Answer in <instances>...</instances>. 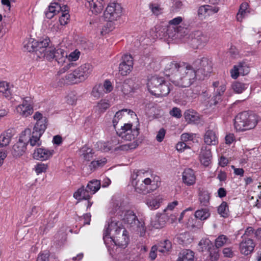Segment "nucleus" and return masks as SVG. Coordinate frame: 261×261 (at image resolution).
Instances as JSON below:
<instances>
[{"label": "nucleus", "instance_id": "obj_1", "mask_svg": "<svg viewBox=\"0 0 261 261\" xmlns=\"http://www.w3.org/2000/svg\"><path fill=\"white\" fill-rule=\"evenodd\" d=\"M172 73L170 81L176 86L189 87L197 80L198 74L192 65L187 63L172 61L166 67Z\"/></svg>", "mask_w": 261, "mask_h": 261}, {"label": "nucleus", "instance_id": "obj_2", "mask_svg": "<svg viewBox=\"0 0 261 261\" xmlns=\"http://www.w3.org/2000/svg\"><path fill=\"white\" fill-rule=\"evenodd\" d=\"M119 222L115 218L110 219L108 222V226H105L103 230V240L107 246L110 241L119 246L127 245L129 241L128 233L125 229L121 227Z\"/></svg>", "mask_w": 261, "mask_h": 261}, {"label": "nucleus", "instance_id": "obj_3", "mask_svg": "<svg viewBox=\"0 0 261 261\" xmlns=\"http://www.w3.org/2000/svg\"><path fill=\"white\" fill-rule=\"evenodd\" d=\"M143 173L141 170L134 171L132 174V185L135 188L136 192L146 194L156 190L159 185L154 180H151L149 178H146L144 179L139 177Z\"/></svg>", "mask_w": 261, "mask_h": 261}, {"label": "nucleus", "instance_id": "obj_4", "mask_svg": "<svg viewBox=\"0 0 261 261\" xmlns=\"http://www.w3.org/2000/svg\"><path fill=\"white\" fill-rule=\"evenodd\" d=\"M257 123V116L255 114L244 111L236 117L234 125L237 131L244 132L254 128Z\"/></svg>", "mask_w": 261, "mask_h": 261}, {"label": "nucleus", "instance_id": "obj_5", "mask_svg": "<svg viewBox=\"0 0 261 261\" xmlns=\"http://www.w3.org/2000/svg\"><path fill=\"white\" fill-rule=\"evenodd\" d=\"M33 118L36 120V122L33 127L32 136L30 137L29 141L31 146H40L41 144L40 138L47 128V119L45 117H43L42 114L39 112H36Z\"/></svg>", "mask_w": 261, "mask_h": 261}, {"label": "nucleus", "instance_id": "obj_6", "mask_svg": "<svg viewBox=\"0 0 261 261\" xmlns=\"http://www.w3.org/2000/svg\"><path fill=\"white\" fill-rule=\"evenodd\" d=\"M169 83L165 80L163 77L153 76L147 83V87L149 92L156 97L167 96L170 91Z\"/></svg>", "mask_w": 261, "mask_h": 261}, {"label": "nucleus", "instance_id": "obj_7", "mask_svg": "<svg viewBox=\"0 0 261 261\" xmlns=\"http://www.w3.org/2000/svg\"><path fill=\"white\" fill-rule=\"evenodd\" d=\"M60 12H62V15L59 17L60 23L62 25H66L68 23L70 17L67 5L61 6L57 2L51 3L48 7L47 10L45 12V14L47 18L50 19Z\"/></svg>", "mask_w": 261, "mask_h": 261}, {"label": "nucleus", "instance_id": "obj_8", "mask_svg": "<svg viewBox=\"0 0 261 261\" xmlns=\"http://www.w3.org/2000/svg\"><path fill=\"white\" fill-rule=\"evenodd\" d=\"M92 69V66L89 63L81 65L72 73L66 75V83L75 84L84 81L91 73Z\"/></svg>", "mask_w": 261, "mask_h": 261}, {"label": "nucleus", "instance_id": "obj_9", "mask_svg": "<svg viewBox=\"0 0 261 261\" xmlns=\"http://www.w3.org/2000/svg\"><path fill=\"white\" fill-rule=\"evenodd\" d=\"M122 15V8L118 3H110L107 7L103 13V17L106 21L112 22L116 21Z\"/></svg>", "mask_w": 261, "mask_h": 261}, {"label": "nucleus", "instance_id": "obj_10", "mask_svg": "<svg viewBox=\"0 0 261 261\" xmlns=\"http://www.w3.org/2000/svg\"><path fill=\"white\" fill-rule=\"evenodd\" d=\"M196 69L198 74H200L203 77L207 76L212 71V63L206 57L198 59L192 65Z\"/></svg>", "mask_w": 261, "mask_h": 261}, {"label": "nucleus", "instance_id": "obj_11", "mask_svg": "<svg viewBox=\"0 0 261 261\" xmlns=\"http://www.w3.org/2000/svg\"><path fill=\"white\" fill-rule=\"evenodd\" d=\"M131 123H125L121 126V129L117 131V134L126 141H132L136 138L139 134V128L132 129Z\"/></svg>", "mask_w": 261, "mask_h": 261}, {"label": "nucleus", "instance_id": "obj_12", "mask_svg": "<svg viewBox=\"0 0 261 261\" xmlns=\"http://www.w3.org/2000/svg\"><path fill=\"white\" fill-rule=\"evenodd\" d=\"M210 37L206 32L196 31L191 34V44L194 48H202L208 42Z\"/></svg>", "mask_w": 261, "mask_h": 261}, {"label": "nucleus", "instance_id": "obj_13", "mask_svg": "<svg viewBox=\"0 0 261 261\" xmlns=\"http://www.w3.org/2000/svg\"><path fill=\"white\" fill-rule=\"evenodd\" d=\"M121 62L119 66V71L123 75H127L133 68V58L130 55H124L122 57Z\"/></svg>", "mask_w": 261, "mask_h": 261}, {"label": "nucleus", "instance_id": "obj_14", "mask_svg": "<svg viewBox=\"0 0 261 261\" xmlns=\"http://www.w3.org/2000/svg\"><path fill=\"white\" fill-rule=\"evenodd\" d=\"M122 214L124 215L123 216L121 215V218L124 223L127 224L128 227L135 228L136 227H138L140 224V221L132 211H126L123 212Z\"/></svg>", "mask_w": 261, "mask_h": 261}, {"label": "nucleus", "instance_id": "obj_15", "mask_svg": "<svg viewBox=\"0 0 261 261\" xmlns=\"http://www.w3.org/2000/svg\"><path fill=\"white\" fill-rule=\"evenodd\" d=\"M255 244L251 238L242 239L239 244V250L242 254L248 255L253 252Z\"/></svg>", "mask_w": 261, "mask_h": 261}, {"label": "nucleus", "instance_id": "obj_16", "mask_svg": "<svg viewBox=\"0 0 261 261\" xmlns=\"http://www.w3.org/2000/svg\"><path fill=\"white\" fill-rule=\"evenodd\" d=\"M54 153V150H49L44 148H38L34 150L33 156V158L36 160L45 161L51 157Z\"/></svg>", "mask_w": 261, "mask_h": 261}, {"label": "nucleus", "instance_id": "obj_17", "mask_svg": "<svg viewBox=\"0 0 261 261\" xmlns=\"http://www.w3.org/2000/svg\"><path fill=\"white\" fill-rule=\"evenodd\" d=\"M103 0H86L85 5L93 14L97 15L103 10Z\"/></svg>", "mask_w": 261, "mask_h": 261}, {"label": "nucleus", "instance_id": "obj_18", "mask_svg": "<svg viewBox=\"0 0 261 261\" xmlns=\"http://www.w3.org/2000/svg\"><path fill=\"white\" fill-rule=\"evenodd\" d=\"M183 182L187 186L193 185L196 182V176L194 171L191 168H186L182 173Z\"/></svg>", "mask_w": 261, "mask_h": 261}, {"label": "nucleus", "instance_id": "obj_19", "mask_svg": "<svg viewBox=\"0 0 261 261\" xmlns=\"http://www.w3.org/2000/svg\"><path fill=\"white\" fill-rule=\"evenodd\" d=\"M226 90L225 85H221L216 91H214V95L210 101V106H217L222 101V97Z\"/></svg>", "mask_w": 261, "mask_h": 261}, {"label": "nucleus", "instance_id": "obj_20", "mask_svg": "<svg viewBox=\"0 0 261 261\" xmlns=\"http://www.w3.org/2000/svg\"><path fill=\"white\" fill-rule=\"evenodd\" d=\"M27 149V144L21 139L13 146L12 153L14 157H19L23 155Z\"/></svg>", "mask_w": 261, "mask_h": 261}, {"label": "nucleus", "instance_id": "obj_21", "mask_svg": "<svg viewBox=\"0 0 261 261\" xmlns=\"http://www.w3.org/2000/svg\"><path fill=\"white\" fill-rule=\"evenodd\" d=\"M204 142L207 145H216L218 144V138L216 133L211 129L206 131L204 137Z\"/></svg>", "mask_w": 261, "mask_h": 261}, {"label": "nucleus", "instance_id": "obj_22", "mask_svg": "<svg viewBox=\"0 0 261 261\" xmlns=\"http://www.w3.org/2000/svg\"><path fill=\"white\" fill-rule=\"evenodd\" d=\"M212 158L211 149L207 146H202L200 154L201 163L205 166H208Z\"/></svg>", "mask_w": 261, "mask_h": 261}, {"label": "nucleus", "instance_id": "obj_23", "mask_svg": "<svg viewBox=\"0 0 261 261\" xmlns=\"http://www.w3.org/2000/svg\"><path fill=\"white\" fill-rule=\"evenodd\" d=\"M73 196L78 201L82 200H89L91 197V195L87 190V189L84 186L78 189L73 193Z\"/></svg>", "mask_w": 261, "mask_h": 261}, {"label": "nucleus", "instance_id": "obj_24", "mask_svg": "<svg viewBox=\"0 0 261 261\" xmlns=\"http://www.w3.org/2000/svg\"><path fill=\"white\" fill-rule=\"evenodd\" d=\"M199 201L201 205L207 206L210 204V194L204 188H199L198 190Z\"/></svg>", "mask_w": 261, "mask_h": 261}, {"label": "nucleus", "instance_id": "obj_25", "mask_svg": "<svg viewBox=\"0 0 261 261\" xmlns=\"http://www.w3.org/2000/svg\"><path fill=\"white\" fill-rule=\"evenodd\" d=\"M55 60L59 64L63 65L67 60V53L63 49L58 48L54 50Z\"/></svg>", "mask_w": 261, "mask_h": 261}, {"label": "nucleus", "instance_id": "obj_26", "mask_svg": "<svg viewBox=\"0 0 261 261\" xmlns=\"http://www.w3.org/2000/svg\"><path fill=\"white\" fill-rule=\"evenodd\" d=\"M49 42L50 39L48 37H46L44 39L39 41L35 40L36 54L37 56H39L37 52L42 54L47 49L46 48L49 45Z\"/></svg>", "mask_w": 261, "mask_h": 261}, {"label": "nucleus", "instance_id": "obj_27", "mask_svg": "<svg viewBox=\"0 0 261 261\" xmlns=\"http://www.w3.org/2000/svg\"><path fill=\"white\" fill-rule=\"evenodd\" d=\"M246 64L244 62H240L238 65L233 66V68L230 70L231 76L233 79H236L241 74H244V67Z\"/></svg>", "mask_w": 261, "mask_h": 261}, {"label": "nucleus", "instance_id": "obj_28", "mask_svg": "<svg viewBox=\"0 0 261 261\" xmlns=\"http://www.w3.org/2000/svg\"><path fill=\"white\" fill-rule=\"evenodd\" d=\"M194 253L189 249L183 250L179 253L177 261H194Z\"/></svg>", "mask_w": 261, "mask_h": 261}, {"label": "nucleus", "instance_id": "obj_29", "mask_svg": "<svg viewBox=\"0 0 261 261\" xmlns=\"http://www.w3.org/2000/svg\"><path fill=\"white\" fill-rule=\"evenodd\" d=\"M33 106L19 105L16 108V111L22 117H27L33 113Z\"/></svg>", "mask_w": 261, "mask_h": 261}, {"label": "nucleus", "instance_id": "obj_30", "mask_svg": "<svg viewBox=\"0 0 261 261\" xmlns=\"http://www.w3.org/2000/svg\"><path fill=\"white\" fill-rule=\"evenodd\" d=\"M100 188V181L96 179L90 181L86 186V188L91 195L95 194Z\"/></svg>", "mask_w": 261, "mask_h": 261}, {"label": "nucleus", "instance_id": "obj_31", "mask_svg": "<svg viewBox=\"0 0 261 261\" xmlns=\"http://www.w3.org/2000/svg\"><path fill=\"white\" fill-rule=\"evenodd\" d=\"M12 130L8 129L0 136V148L6 146L10 143L12 137Z\"/></svg>", "mask_w": 261, "mask_h": 261}, {"label": "nucleus", "instance_id": "obj_32", "mask_svg": "<svg viewBox=\"0 0 261 261\" xmlns=\"http://www.w3.org/2000/svg\"><path fill=\"white\" fill-rule=\"evenodd\" d=\"M192 239L190 237V234L188 232H185L179 234L176 238V242L183 246H186L190 244Z\"/></svg>", "mask_w": 261, "mask_h": 261}, {"label": "nucleus", "instance_id": "obj_33", "mask_svg": "<svg viewBox=\"0 0 261 261\" xmlns=\"http://www.w3.org/2000/svg\"><path fill=\"white\" fill-rule=\"evenodd\" d=\"M185 117L188 122H195L199 119L198 114L193 110H188L185 113Z\"/></svg>", "mask_w": 261, "mask_h": 261}, {"label": "nucleus", "instance_id": "obj_34", "mask_svg": "<svg viewBox=\"0 0 261 261\" xmlns=\"http://www.w3.org/2000/svg\"><path fill=\"white\" fill-rule=\"evenodd\" d=\"M156 34L155 35L156 37L162 38L163 37L168 36L169 37L171 36L170 35V28L168 29L167 27H161L160 26H156L155 28Z\"/></svg>", "mask_w": 261, "mask_h": 261}, {"label": "nucleus", "instance_id": "obj_35", "mask_svg": "<svg viewBox=\"0 0 261 261\" xmlns=\"http://www.w3.org/2000/svg\"><path fill=\"white\" fill-rule=\"evenodd\" d=\"M210 216L207 208H202L197 210L195 213V218L200 220H205Z\"/></svg>", "mask_w": 261, "mask_h": 261}, {"label": "nucleus", "instance_id": "obj_36", "mask_svg": "<svg viewBox=\"0 0 261 261\" xmlns=\"http://www.w3.org/2000/svg\"><path fill=\"white\" fill-rule=\"evenodd\" d=\"M231 87L236 93L239 94L245 91L247 88L248 85L240 82H234L232 83Z\"/></svg>", "mask_w": 261, "mask_h": 261}, {"label": "nucleus", "instance_id": "obj_37", "mask_svg": "<svg viewBox=\"0 0 261 261\" xmlns=\"http://www.w3.org/2000/svg\"><path fill=\"white\" fill-rule=\"evenodd\" d=\"M218 213L223 218H227L229 216L228 205L226 202L223 201L218 207Z\"/></svg>", "mask_w": 261, "mask_h": 261}, {"label": "nucleus", "instance_id": "obj_38", "mask_svg": "<svg viewBox=\"0 0 261 261\" xmlns=\"http://www.w3.org/2000/svg\"><path fill=\"white\" fill-rule=\"evenodd\" d=\"M81 151L82 153V155L85 160L89 161L92 158L94 153L93 150L87 145L83 146L81 148Z\"/></svg>", "mask_w": 261, "mask_h": 261}, {"label": "nucleus", "instance_id": "obj_39", "mask_svg": "<svg viewBox=\"0 0 261 261\" xmlns=\"http://www.w3.org/2000/svg\"><path fill=\"white\" fill-rule=\"evenodd\" d=\"M198 245L200 247L199 250L202 252L205 251L210 252L211 247L213 246L211 241L208 239L201 240Z\"/></svg>", "mask_w": 261, "mask_h": 261}, {"label": "nucleus", "instance_id": "obj_40", "mask_svg": "<svg viewBox=\"0 0 261 261\" xmlns=\"http://www.w3.org/2000/svg\"><path fill=\"white\" fill-rule=\"evenodd\" d=\"M171 242L166 240L159 245V251L162 253H167L171 249Z\"/></svg>", "mask_w": 261, "mask_h": 261}, {"label": "nucleus", "instance_id": "obj_41", "mask_svg": "<svg viewBox=\"0 0 261 261\" xmlns=\"http://www.w3.org/2000/svg\"><path fill=\"white\" fill-rule=\"evenodd\" d=\"M23 48L25 50L29 52L36 53L35 40L33 39L24 41Z\"/></svg>", "mask_w": 261, "mask_h": 261}, {"label": "nucleus", "instance_id": "obj_42", "mask_svg": "<svg viewBox=\"0 0 261 261\" xmlns=\"http://www.w3.org/2000/svg\"><path fill=\"white\" fill-rule=\"evenodd\" d=\"M200 90L199 87L190 88L186 90L185 94L187 97L196 98L200 94Z\"/></svg>", "mask_w": 261, "mask_h": 261}, {"label": "nucleus", "instance_id": "obj_43", "mask_svg": "<svg viewBox=\"0 0 261 261\" xmlns=\"http://www.w3.org/2000/svg\"><path fill=\"white\" fill-rule=\"evenodd\" d=\"M0 93H2L6 97H8L10 95L9 85L6 82H0Z\"/></svg>", "mask_w": 261, "mask_h": 261}, {"label": "nucleus", "instance_id": "obj_44", "mask_svg": "<svg viewBox=\"0 0 261 261\" xmlns=\"http://www.w3.org/2000/svg\"><path fill=\"white\" fill-rule=\"evenodd\" d=\"M107 163V159L106 158H102L98 160L93 161L89 165L90 169H95L97 167H102Z\"/></svg>", "mask_w": 261, "mask_h": 261}, {"label": "nucleus", "instance_id": "obj_45", "mask_svg": "<svg viewBox=\"0 0 261 261\" xmlns=\"http://www.w3.org/2000/svg\"><path fill=\"white\" fill-rule=\"evenodd\" d=\"M67 102L71 105H75L77 99L76 94L75 92H70L66 97Z\"/></svg>", "mask_w": 261, "mask_h": 261}, {"label": "nucleus", "instance_id": "obj_46", "mask_svg": "<svg viewBox=\"0 0 261 261\" xmlns=\"http://www.w3.org/2000/svg\"><path fill=\"white\" fill-rule=\"evenodd\" d=\"M247 7L248 4L246 3H243L241 5L239 12L237 14L238 20L240 21L245 16Z\"/></svg>", "mask_w": 261, "mask_h": 261}, {"label": "nucleus", "instance_id": "obj_47", "mask_svg": "<svg viewBox=\"0 0 261 261\" xmlns=\"http://www.w3.org/2000/svg\"><path fill=\"white\" fill-rule=\"evenodd\" d=\"M228 240V238L224 234L219 236L215 240L216 247L218 248L223 246Z\"/></svg>", "mask_w": 261, "mask_h": 261}, {"label": "nucleus", "instance_id": "obj_48", "mask_svg": "<svg viewBox=\"0 0 261 261\" xmlns=\"http://www.w3.org/2000/svg\"><path fill=\"white\" fill-rule=\"evenodd\" d=\"M47 168V164L39 163L35 165L34 169L37 174L39 175L42 173L45 172Z\"/></svg>", "mask_w": 261, "mask_h": 261}, {"label": "nucleus", "instance_id": "obj_49", "mask_svg": "<svg viewBox=\"0 0 261 261\" xmlns=\"http://www.w3.org/2000/svg\"><path fill=\"white\" fill-rule=\"evenodd\" d=\"M127 110V109H124L118 111L116 113L113 119V124L115 127L116 125L118 124L119 120L122 117L123 113L124 112H126Z\"/></svg>", "mask_w": 261, "mask_h": 261}, {"label": "nucleus", "instance_id": "obj_50", "mask_svg": "<svg viewBox=\"0 0 261 261\" xmlns=\"http://www.w3.org/2000/svg\"><path fill=\"white\" fill-rule=\"evenodd\" d=\"M110 106L108 100H101L97 104V107L101 112H105Z\"/></svg>", "mask_w": 261, "mask_h": 261}, {"label": "nucleus", "instance_id": "obj_51", "mask_svg": "<svg viewBox=\"0 0 261 261\" xmlns=\"http://www.w3.org/2000/svg\"><path fill=\"white\" fill-rule=\"evenodd\" d=\"M80 54V51L76 49L68 56L67 61L70 62L75 61L79 59Z\"/></svg>", "mask_w": 261, "mask_h": 261}, {"label": "nucleus", "instance_id": "obj_52", "mask_svg": "<svg viewBox=\"0 0 261 261\" xmlns=\"http://www.w3.org/2000/svg\"><path fill=\"white\" fill-rule=\"evenodd\" d=\"M255 237V231L253 227H248L244 233V234L242 236V239L245 238H252V237Z\"/></svg>", "mask_w": 261, "mask_h": 261}, {"label": "nucleus", "instance_id": "obj_53", "mask_svg": "<svg viewBox=\"0 0 261 261\" xmlns=\"http://www.w3.org/2000/svg\"><path fill=\"white\" fill-rule=\"evenodd\" d=\"M147 204L151 210L156 209L159 207L160 205V202L156 199H148Z\"/></svg>", "mask_w": 261, "mask_h": 261}, {"label": "nucleus", "instance_id": "obj_54", "mask_svg": "<svg viewBox=\"0 0 261 261\" xmlns=\"http://www.w3.org/2000/svg\"><path fill=\"white\" fill-rule=\"evenodd\" d=\"M64 64H65L63 67L60 68L59 71L58 72V74L60 75L62 73H64L68 69H69L71 67L74 66V64L73 63L67 61H66V63H64Z\"/></svg>", "mask_w": 261, "mask_h": 261}, {"label": "nucleus", "instance_id": "obj_55", "mask_svg": "<svg viewBox=\"0 0 261 261\" xmlns=\"http://www.w3.org/2000/svg\"><path fill=\"white\" fill-rule=\"evenodd\" d=\"M121 91L124 94L127 95L133 91V88L126 81H125L122 86Z\"/></svg>", "mask_w": 261, "mask_h": 261}, {"label": "nucleus", "instance_id": "obj_56", "mask_svg": "<svg viewBox=\"0 0 261 261\" xmlns=\"http://www.w3.org/2000/svg\"><path fill=\"white\" fill-rule=\"evenodd\" d=\"M54 49H48L46 51H45L44 53V56H45L47 60L49 61H51L53 59H55V54H54Z\"/></svg>", "mask_w": 261, "mask_h": 261}, {"label": "nucleus", "instance_id": "obj_57", "mask_svg": "<svg viewBox=\"0 0 261 261\" xmlns=\"http://www.w3.org/2000/svg\"><path fill=\"white\" fill-rule=\"evenodd\" d=\"M57 215H55L54 213L51 215H49V218H48L47 222L46 224V228H51L53 227L54 224L56 222Z\"/></svg>", "mask_w": 261, "mask_h": 261}, {"label": "nucleus", "instance_id": "obj_58", "mask_svg": "<svg viewBox=\"0 0 261 261\" xmlns=\"http://www.w3.org/2000/svg\"><path fill=\"white\" fill-rule=\"evenodd\" d=\"M166 134V130L164 128H161L158 132L156 136V140L159 142H161L163 141Z\"/></svg>", "mask_w": 261, "mask_h": 261}, {"label": "nucleus", "instance_id": "obj_59", "mask_svg": "<svg viewBox=\"0 0 261 261\" xmlns=\"http://www.w3.org/2000/svg\"><path fill=\"white\" fill-rule=\"evenodd\" d=\"M104 89L105 92H110L113 90V87L111 82L109 80H106L103 86L101 85L100 89Z\"/></svg>", "mask_w": 261, "mask_h": 261}, {"label": "nucleus", "instance_id": "obj_60", "mask_svg": "<svg viewBox=\"0 0 261 261\" xmlns=\"http://www.w3.org/2000/svg\"><path fill=\"white\" fill-rule=\"evenodd\" d=\"M170 114L172 116L177 118H180L182 116L181 110H180V109L176 107L173 108L170 111Z\"/></svg>", "mask_w": 261, "mask_h": 261}, {"label": "nucleus", "instance_id": "obj_61", "mask_svg": "<svg viewBox=\"0 0 261 261\" xmlns=\"http://www.w3.org/2000/svg\"><path fill=\"white\" fill-rule=\"evenodd\" d=\"M100 88H101V85H99L98 86H95L93 88V90L92 91V94L93 96H94L95 97H100V94H101V89H100Z\"/></svg>", "mask_w": 261, "mask_h": 261}, {"label": "nucleus", "instance_id": "obj_62", "mask_svg": "<svg viewBox=\"0 0 261 261\" xmlns=\"http://www.w3.org/2000/svg\"><path fill=\"white\" fill-rule=\"evenodd\" d=\"M207 8L208 5H203L200 7L198 10V15L203 16L207 14Z\"/></svg>", "mask_w": 261, "mask_h": 261}, {"label": "nucleus", "instance_id": "obj_63", "mask_svg": "<svg viewBox=\"0 0 261 261\" xmlns=\"http://www.w3.org/2000/svg\"><path fill=\"white\" fill-rule=\"evenodd\" d=\"M159 251V247L154 245L151 247V250L149 252V258L151 260H154L156 257V251Z\"/></svg>", "mask_w": 261, "mask_h": 261}, {"label": "nucleus", "instance_id": "obj_64", "mask_svg": "<svg viewBox=\"0 0 261 261\" xmlns=\"http://www.w3.org/2000/svg\"><path fill=\"white\" fill-rule=\"evenodd\" d=\"M181 140L183 142H187L192 140L193 139V135L189 133H184L181 135Z\"/></svg>", "mask_w": 261, "mask_h": 261}]
</instances>
